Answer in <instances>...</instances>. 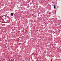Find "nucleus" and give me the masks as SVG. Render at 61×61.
I'll return each mask as SVG.
<instances>
[{"instance_id":"7ed1b4c3","label":"nucleus","mask_w":61,"mask_h":61,"mask_svg":"<svg viewBox=\"0 0 61 61\" xmlns=\"http://www.w3.org/2000/svg\"><path fill=\"white\" fill-rule=\"evenodd\" d=\"M52 61V60H51V61Z\"/></svg>"},{"instance_id":"20e7f679","label":"nucleus","mask_w":61,"mask_h":61,"mask_svg":"<svg viewBox=\"0 0 61 61\" xmlns=\"http://www.w3.org/2000/svg\"><path fill=\"white\" fill-rule=\"evenodd\" d=\"M50 13H49V15H50Z\"/></svg>"},{"instance_id":"f03ea898","label":"nucleus","mask_w":61,"mask_h":61,"mask_svg":"<svg viewBox=\"0 0 61 61\" xmlns=\"http://www.w3.org/2000/svg\"><path fill=\"white\" fill-rule=\"evenodd\" d=\"M54 8H56V6H55V5H54Z\"/></svg>"},{"instance_id":"f257e3e1","label":"nucleus","mask_w":61,"mask_h":61,"mask_svg":"<svg viewBox=\"0 0 61 61\" xmlns=\"http://www.w3.org/2000/svg\"><path fill=\"white\" fill-rule=\"evenodd\" d=\"M11 16H13V13H11Z\"/></svg>"}]
</instances>
